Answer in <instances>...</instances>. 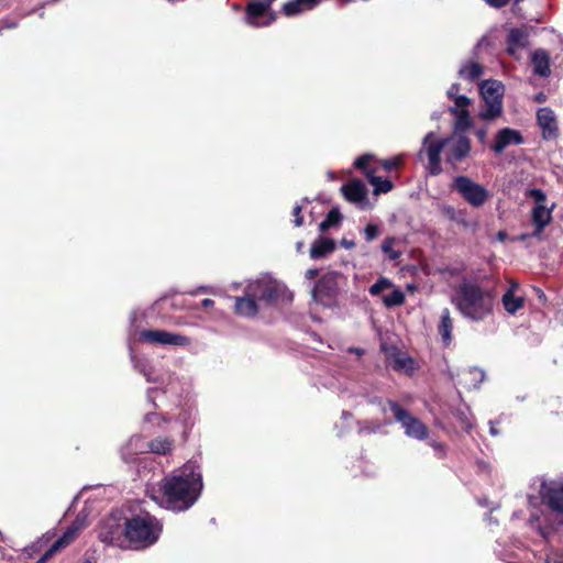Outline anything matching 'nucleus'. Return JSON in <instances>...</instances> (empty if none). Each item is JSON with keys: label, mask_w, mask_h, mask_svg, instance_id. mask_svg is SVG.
<instances>
[{"label": "nucleus", "mask_w": 563, "mask_h": 563, "mask_svg": "<svg viewBox=\"0 0 563 563\" xmlns=\"http://www.w3.org/2000/svg\"><path fill=\"white\" fill-rule=\"evenodd\" d=\"M200 468L191 463L166 475L150 490V497L161 507L173 511H186L199 499L202 490Z\"/></svg>", "instance_id": "nucleus-1"}, {"label": "nucleus", "mask_w": 563, "mask_h": 563, "mask_svg": "<svg viewBox=\"0 0 563 563\" xmlns=\"http://www.w3.org/2000/svg\"><path fill=\"white\" fill-rule=\"evenodd\" d=\"M538 482L539 497H527L530 510L528 525L548 539L551 531L563 528V477H541Z\"/></svg>", "instance_id": "nucleus-2"}, {"label": "nucleus", "mask_w": 563, "mask_h": 563, "mask_svg": "<svg viewBox=\"0 0 563 563\" xmlns=\"http://www.w3.org/2000/svg\"><path fill=\"white\" fill-rule=\"evenodd\" d=\"M470 153L471 141L465 134L452 133L449 136L442 137L434 132H429L422 140L419 156H427V169L431 175L435 176L442 172V161L452 167H456Z\"/></svg>", "instance_id": "nucleus-3"}, {"label": "nucleus", "mask_w": 563, "mask_h": 563, "mask_svg": "<svg viewBox=\"0 0 563 563\" xmlns=\"http://www.w3.org/2000/svg\"><path fill=\"white\" fill-rule=\"evenodd\" d=\"M452 303L465 319L482 322L494 313L496 294L475 282L464 280L452 297Z\"/></svg>", "instance_id": "nucleus-4"}, {"label": "nucleus", "mask_w": 563, "mask_h": 563, "mask_svg": "<svg viewBox=\"0 0 563 563\" xmlns=\"http://www.w3.org/2000/svg\"><path fill=\"white\" fill-rule=\"evenodd\" d=\"M161 533V522L148 514L124 519V536L139 548H147L154 544Z\"/></svg>", "instance_id": "nucleus-5"}, {"label": "nucleus", "mask_w": 563, "mask_h": 563, "mask_svg": "<svg viewBox=\"0 0 563 563\" xmlns=\"http://www.w3.org/2000/svg\"><path fill=\"white\" fill-rule=\"evenodd\" d=\"M479 92L484 101V108L478 112V118L484 121H493L503 114L505 86L495 79L484 80L479 86Z\"/></svg>", "instance_id": "nucleus-6"}, {"label": "nucleus", "mask_w": 563, "mask_h": 563, "mask_svg": "<svg viewBox=\"0 0 563 563\" xmlns=\"http://www.w3.org/2000/svg\"><path fill=\"white\" fill-rule=\"evenodd\" d=\"M451 189L473 208H482L490 198V192L484 185L464 175L452 179Z\"/></svg>", "instance_id": "nucleus-7"}, {"label": "nucleus", "mask_w": 563, "mask_h": 563, "mask_svg": "<svg viewBox=\"0 0 563 563\" xmlns=\"http://www.w3.org/2000/svg\"><path fill=\"white\" fill-rule=\"evenodd\" d=\"M247 296L254 297L262 306H267L278 299L284 294L286 287L283 283L265 275L256 279L249 280L244 288Z\"/></svg>", "instance_id": "nucleus-8"}, {"label": "nucleus", "mask_w": 563, "mask_h": 563, "mask_svg": "<svg viewBox=\"0 0 563 563\" xmlns=\"http://www.w3.org/2000/svg\"><path fill=\"white\" fill-rule=\"evenodd\" d=\"M526 196L533 199L531 222L534 227V231L530 236H539L544 228L552 221V212L555 208V203L549 206L547 195L541 189H529Z\"/></svg>", "instance_id": "nucleus-9"}, {"label": "nucleus", "mask_w": 563, "mask_h": 563, "mask_svg": "<svg viewBox=\"0 0 563 563\" xmlns=\"http://www.w3.org/2000/svg\"><path fill=\"white\" fill-rule=\"evenodd\" d=\"M394 413L395 420L401 424L408 438L423 441L429 437V428L420 419L412 416L396 401L389 400L386 404Z\"/></svg>", "instance_id": "nucleus-10"}, {"label": "nucleus", "mask_w": 563, "mask_h": 563, "mask_svg": "<svg viewBox=\"0 0 563 563\" xmlns=\"http://www.w3.org/2000/svg\"><path fill=\"white\" fill-rule=\"evenodd\" d=\"M340 278L341 275L335 272L324 274L312 289L314 301L327 308L336 306L340 296Z\"/></svg>", "instance_id": "nucleus-11"}, {"label": "nucleus", "mask_w": 563, "mask_h": 563, "mask_svg": "<svg viewBox=\"0 0 563 563\" xmlns=\"http://www.w3.org/2000/svg\"><path fill=\"white\" fill-rule=\"evenodd\" d=\"M87 526V515L80 512L71 526L57 539L36 563H46L56 552L71 543Z\"/></svg>", "instance_id": "nucleus-12"}, {"label": "nucleus", "mask_w": 563, "mask_h": 563, "mask_svg": "<svg viewBox=\"0 0 563 563\" xmlns=\"http://www.w3.org/2000/svg\"><path fill=\"white\" fill-rule=\"evenodd\" d=\"M140 339L144 342L159 345L188 346L191 339L180 334L165 330H144L140 333Z\"/></svg>", "instance_id": "nucleus-13"}, {"label": "nucleus", "mask_w": 563, "mask_h": 563, "mask_svg": "<svg viewBox=\"0 0 563 563\" xmlns=\"http://www.w3.org/2000/svg\"><path fill=\"white\" fill-rule=\"evenodd\" d=\"M124 536V521L120 516H110L99 527L98 538L109 544L118 543Z\"/></svg>", "instance_id": "nucleus-14"}, {"label": "nucleus", "mask_w": 563, "mask_h": 563, "mask_svg": "<svg viewBox=\"0 0 563 563\" xmlns=\"http://www.w3.org/2000/svg\"><path fill=\"white\" fill-rule=\"evenodd\" d=\"M532 27L522 25L512 27L507 36V53L515 58H520V53L528 47Z\"/></svg>", "instance_id": "nucleus-15"}, {"label": "nucleus", "mask_w": 563, "mask_h": 563, "mask_svg": "<svg viewBox=\"0 0 563 563\" xmlns=\"http://www.w3.org/2000/svg\"><path fill=\"white\" fill-rule=\"evenodd\" d=\"M470 104V98L466 96H460L456 97L455 104L450 107V112L455 117L453 133L465 134V132L472 126V120L467 109Z\"/></svg>", "instance_id": "nucleus-16"}, {"label": "nucleus", "mask_w": 563, "mask_h": 563, "mask_svg": "<svg viewBox=\"0 0 563 563\" xmlns=\"http://www.w3.org/2000/svg\"><path fill=\"white\" fill-rule=\"evenodd\" d=\"M523 143L521 133L510 128H504L499 130L493 144V151L497 154H501L506 147L510 145H520Z\"/></svg>", "instance_id": "nucleus-17"}, {"label": "nucleus", "mask_w": 563, "mask_h": 563, "mask_svg": "<svg viewBox=\"0 0 563 563\" xmlns=\"http://www.w3.org/2000/svg\"><path fill=\"white\" fill-rule=\"evenodd\" d=\"M263 306L254 299V297L247 296V291L244 290V295L234 298V311L236 314L244 318H254Z\"/></svg>", "instance_id": "nucleus-18"}, {"label": "nucleus", "mask_w": 563, "mask_h": 563, "mask_svg": "<svg viewBox=\"0 0 563 563\" xmlns=\"http://www.w3.org/2000/svg\"><path fill=\"white\" fill-rule=\"evenodd\" d=\"M121 457L126 463L135 461L136 455L147 452V442L140 435H133L121 448Z\"/></svg>", "instance_id": "nucleus-19"}, {"label": "nucleus", "mask_w": 563, "mask_h": 563, "mask_svg": "<svg viewBox=\"0 0 563 563\" xmlns=\"http://www.w3.org/2000/svg\"><path fill=\"white\" fill-rule=\"evenodd\" d=\"M537 119L544 139L556 136L558 123L554 112L550 108H541L537 112Z\"/></svg>", "instance_id": "nucleus-20"}, {"label": "nucleus", "mask_w": 563, "mask_h": 563, "mask_svg": "<svg viewBox=\"0 0 563 563\" xmlns=\"http://www.w3.org/2000/svg\"><path fill=\"white\" fill-rule=\"evenodd\" d=\"M321 0H291L283 5V12L287 16H295L313 10Z\"/></svg>", "instance_id": "nucleus-21"}, {"label": "nucleus", "mask_w": 563, "mask_h": 563, "mask_svg": "<svg viewBox=\"0 0 563 563\" xmlns=\"http://www.w3.org/2000/svg\"><path fill=\"white\" fill-rule=\"evenodd\" d=\"M516 288L517 285H511V287L501 297L503 307L509 314H515L523 307L525 303L523 297L515 295Z\"/></svg>", "instance_id": "nucleus-22"}, {"label": "nucleus", "mask_w": 563, "mask_h": 563, "mask_svg": "<svg viewBox=\"0 0 563 563\" xmlns=\"http://www.w3.org/2000/svg\"><path fill=\"white\" fill-rule=\"evenodd\" d=\"M531 63L534 74L542 77L550 75V56L544 49L534 51L531 56Z\"/></svg>", "instance_id": "nucleus-23"}, {"label": "nucleus", "mask_w": 563, "mask_h": 563, "mask_svg": "<svg viewBox=\"0 0 563 563\" xmlns=\"http://www.w3.org/2000/svg\"><path fill=\"white\" fill-rule=\"evenodd\" d=\"M438 331L443 344L449 345L452 342L453 319L448 308L441 311Z\"/></svg>", "instance_id": "nucleus-24"}, {"label": "nucleus", "mask_w": 563, "mask_h": 563, "mask_svg": "<svg viewBox=\"0 0 563 563\" xmlns=\"http://www.w3.org/2000/svg\"><path fill=\"white\" fill-rule=\"evenodd\" d=\"M342 192L351 202H361L366 198V189L361 180H353L342 187Z\"/></svg>", "instance_id": "nucleus-25"}, {"label": "nucleus", "mask_w": 563, "mask_h": 563, "mask_svg": "<svg viewBox=\"0 0 563 563\" xmlns=\"http://www.w3.org/2000/svg\"><path fill=\"white\" fill-rule=\"evenodd\" d=\"M484 378L485 373L481 368L471 367L462 372L460 384L464 385L468 389H475L479 387Z\"/></svg>", "instance_id": "nucleus-26"}, {"label": "nucleus", "mask_w": 563, "mask_h": 563, "mask_svg": "<svg viewBox=\"0 0 563 563\" xmlns=\"http://www.w3.org/2000/svg\"><path fill=\"white\" fill-rule=\"evenodd\" d=\"M174 449V440L168 437H158L147 442V452L167 455Z\"/></svg>", "instance_id": "nucleus-27"}, {"label": "nucleus", "mask_w": 563, "mask_h": 563, "mask_svg": "<svg viewBox=\"0 0 563 563\" xmlns=\"http://www.w3.org/2000/svg\"><path fill=\"white\" fill-rule=\"evenodd\" d=\"M335 244L333 240L328 238H320L317 240L310 249V257L312 260H319L324 257L327 254L334 251Z\"/></svg>", "instance_id": "nucleus-28"}, {"label": "nucleus", "mask_w": 563, "mask_h": 563, "mask_svg": "<svg viewBox=\"0 0 563 563\" xmlns=\"http://www.w3.org/2000/svg\"><path fill=\"white\" fill-rule=\"evenodd\" d=\"M483 66L473 60L464 63L459 69V76L470 81L478 79L483 75Z\"/></svg>", "instance_id": "nucleus-29"}, {"label": "nucleus", "mask_w": 563, "mask_h": 563, "mask_svg": "<svg viewBox=\"0 0 563 563\" xmlns=\"http://www.w3.org/2000/svg\"><path fill=\"white\" fill-rule=\"evenodd\" d=\"M131 361L133 363L134 368L141 374H143L148 383H159V380L153 376V372L146 360L137 358L136 356L131 355Z\"/></svg>", "instance_id": "nucleus-30"}, {"label": "nucleus", "mask_w": 563, "mask_h": 563, "mask_svg": "<svg viewBox=\"0 0 563 563\" xmlns=\"http://www.w3.org/2000/svg\"><path fill=\"white\" fill-rule=\"evenodd\" d=\"M365 174L368 177L369 183L374 186L376 194L388 192L391 190L393 183L390 180L375 176L372 170H366Z\"/></svg>", "instance_id": "nucleus-31"}, {"label": "nucleus", "mask_w": 563, "mask_h": 563, "mask_svg": "<svg viewBox=\"0 0 563 563\" xmlns=\"http://www.w3.org/2000/svg\"><path fill=\"white\" fill-rule=\"evenodd\" d=\"M390 424V421H374V420H365L358 423V432L371 434L379 432L384 427Z\"/></svg>", "instance_id": "nucleus-32"}, {"label": "nucleus", "mask_w": 563, "mask_h": 563, "mask_svg": "<svg viewBox=\"0 0 563 563\" xmlns=\"http://www.w3.org/2000/svg\"><path fill=\"white\" fill-rule=\"evenodd\" d=\"M405 294L400 289H394L391 294L383 297V302L387 308L398 307L405 302Z\"/></svg>", "instance_id": "nucleus-33"}, {"label": "nucleus", "mask_w": 563, "mask_h": 563, "mask_svg": "<svg viewBox=\"0 0 563 563\" xmlns=\"http://www.w3.org/2000/svg\"><path fill=\"white\" fill-rule=\"evenodd\" d=\"M397 242V239L394 238V236H388L386 238L384 241H383V244H382V251L387 254L388 258L390 261H397L400 258L401 256V252L400 251H396L394 250V245L396 244Z\"/></svg>", "instance_id": "nucleus-34"}, {"label": "nucleus", "mask_w": 563, "mask_h": 563, "mask_svg": "<svg viewBox=\"0 0 563 563\" xmlns=\"http://www.w3.org/2000/svg\"><path fill=\"white\" fill-rule=\"evenodd\" d=\"M393 287V283L387 277H380L375 284H373L368 291L372 296H378L384 290L390 289Z\"/></svg>", "instance_id": "nucleus-35"}, {"label": "nucleus", "mask_w": 563, "mask_h": 563, "mask_svg": "<svg viewBox=\"0 0 563 563\" xmlns=\"http://www.w3.org/2000/svg\"><path fill=\"white\" fill-rule=\"evenodd\" d=\"M394 368L398 371H410L413 368V361L406 355L399 354L394 358Z\"/></svg>", "instance_id": "nucleus-36"}, {"label": "nucleus", "mask_w": 563, "mask_h": 563, "mask_svg": "<svg viewBox=\"0 0 563 563\" xmlns=\"http://www.w3.org/2000/svg\"><path fill=\"white\" fill-rule=\"evenodd\" d=\"M341 219L340 213L336 210H331L327 218L320 223V230L325 231L329 228L335 225Z\"/></svg>", "instance_id": "nucleus-37"}, {"label": "nucleus", "mask_w": 563, "mask_h": 563, "mask_svg": "<svg viewBox=\"0 0 563 563\" xmlns=\"http://www.w3.org/2000/svg\"><path fill=\"white\" fill-rule=\"evenodd\" d=\"M379 233L380 232L378 225L374 223H368L364 229V235L367 242H371L374 239H376L379 235Z\"/></svg>", "instance_id": "nucleus-38"}, {"label": "nucleus", "mask_w": 563, "mask_h": 563, "mask_svg": "<svg viewBox=\"0 0 563 563\" xmlns=\"http://www.w3.org/2000/svg\"><path fill=\"white\" fill-rule=\"evenodd\" d=\"M544 563H563V554L560 551L551 550L545 559Z\"/></svg>", "instance_id": "nucleus-39"}, {"label": "nucleus", "mask_w": 563, "mask_h": 563, "mask_svg": "<svg viewBox=\"0 0 563 563\" xmlns=\"http://www.w3.org/2000/svg\"><path fill=\"white\" fill-rule=\"evenodd\" d=\"M401 164V157L397 156L394 158L385 159L382 162V166L385 170L389 172L393 168L398 167Z\"/></svg>", "instance_id": "nucleus-40"}, {"label": "nucleus", "mask_w": 563, "mask_h": 563, "mask_svg": "<svg viewBox=\"0 0 563 563\" xmlns=\"http://www.w3.org/2000/svg\"><path fill=\"white\" fill-rule=\"evenodd\" d=\"M372 159L373 156L371 154L362 155L358 158H356V161L354 162V166L360 169H364Z\"/></svg>", "instance_id": "nucleus-41"}, {"label": "nucleus", "mask_w": 563, "mask_h": 563, "mask_svg": "<svg viewBox=\"0 0 563 563\" xmlns=\"http://www.w3.org/2000/svg\"><path fill=\"white\" fill-rule=\"evenodd\" d=\"M459 90H460V85L459 84H453L449 89H448V97L450 99H453L454 100V103L456 102V97H460L461 95H459Z\"/></svg>", "instance_id": "nucleus-42"}, {"label": "nucleus", "mask_w": 563, "mask_h": 563, "mask_svg": "<svg viewBox=\"0 0 563 563\" xmlns=\"http://www.w3.org/2000/svg\"><path fill=\"white\" fill-rule=\"evenodd\" d=\"M300 212H301V206H296L294 208V211H292L294 217H295V221L294 222H295L296 227H300L302 224V222H303V219L300 216Z\"/></svg>", "instance_id": "nucleus-43"}, {"label": "nucleus", "mask_w": 563, "mask_h": 563, "mask_svg": "<svg viewBox=\"0 0 563 563\" xmlns=\"http://www.w3.org/2000/svg\"><path fill=\"white\" fill-rule=\"evenodd\" d=\"M146 423L159 424V417L157 413L148 412L144 417Z\"/></svg>", "instance_id": "nucleus-44"}, {"label": "nucleus", "mask_w": 563, "mask_h": 563, "mask_svg": "<svg viewBox=\"0 0 563 563\" xmlns=\"http://www.w3.org/2000/svg\"><path fill=\"white\" fill-rule=\"evenodd\" d=\"M475 135L481 143H485L487 140V130L485 128L477 129Z\"/></svg>", "instance_id": "nucleus-45"}, {"label": "nucleus", "mask_w": 563, "mask_h": 563, "mask_svg": "<svg viewBox=\"0 0 563 563\" xmlns=\"http://www.w3.org/2000/svg\"><path fill=\"white\" fill-rule=\"evenodd\" d=\"M490 7L501 8L508 3L509 0H485Z\"/></svg>", "instance_id": "nucleus-46"}, {"label": "nucleus", "mask_w": 563, "mask_h": 563, "mask_svg": "<svg viewBox=\"0 0 563 563\" xmlns=\"http://www.w3.org/2000/svg\"><path fill=\"white\" fill-rule=\"evenodd\" d=\"M177 380V378L169 379V383L164 387V393H175L174 383Z\"/></svg>", "instance_id": "nucleus-47"}, {"label": "nucleus", "mask_w": 563, "mask_h": 563, "mask_svg": "<svg viewBox=\"0 0 563 563\" xmlns=\"http://www.w3.org/2000/svg\"><path fill=\"white\" fill-rule=\"evenodd\" d=\"M319 272L316 268H310L306 272L305 276L307 279H314L318 276Z\"/></svg>", "instance_id": "nucleus-48"}, {"label": "nucleus", "mask_w": 563, "mask_h": 563, "mask_svg": "<svg viewBox=\"0 0 563 563\" xmlns=\"http://www.w3.org/2000/svg\"><path fill=\"white\" fill-rule=\"evenodd\" d=\"M430 445L437 451V452H440V453H443L444 451V446L443 444L439 443V442H431Z\"/></svg>", "instance_id": "nucleus-49"}, {"label": "nucleus", "mask_w": 563, "mask_h": 563, "mask_svg": "<svg viewBox=\"0 0 563 563\" xmlns=\"http://www.w3.org/2000/svg\"><path fill=\"white\" fill-rule=\"evenodd\" d=\"M214 305V301L211 300V299H203L201 301V306L205 307V308H209V307H212Z\"/></svg>", "instance_id": "nucleus-50"}, {"label": "nucleus", "mask_w": 563, "mask_h": 563, "mask_svg": "<svg viewBox=\"0 0 563 563\" xmlns=\"http://www.w3.org/2000/svg\"><path fill=\"white\" fill-rule=\"evenodd\" d=\"M347 351H349L350 353H354V354H356L357 356H362V355H363V353H364V352H363V350H361V349H358V347H350Z\"/></svg>", "instance_id": "nucleus-51"}, {"label": "nucleus", "mask_w": 563, "mask_h": 563, "mask_svg": "<svg viewBox=\"0 0 563 563\" xmlns=\"http://www.w3.org/2000/svg\"><path fill=\"white\" fill-rule=\"evenodd\" d=\"M154 393H156V389H148V391H147V398H148V400H150V401H152L153 404H154V401H153V394H154Z\"/></svg>", "instance_id": "nucleus-52"}, {"label": "nucleus", "mask_w": 563, "mask_h": 563, "mask_svg": "<svg viewBox=\"0 0 563 563\" xmlns=\"http://www.w3.org/2000/svg\"><path fill=\"white\" fill-rule=\"evenodd\" d=\"M342 244L346 247V249H351L354 246V243L353 242H347V241H342Z\"/></svg>", "instance_id": "nucleus-53"}, {"label": "nucleus", "mask_w": 563, "mask_h": 563, "mask_svg": "<svg viewBox=\"0 0 563 563\" xmlns=\"http://www.w3.org/2000/svg\"><path fill=\"white\" fill-rule=\"evenodd\" d=\"M463 422H464V427L466 429H471L472 428V423L466 418L463 420Z\"/></svg>", "instance_id": "nucleus-54"}, {"label": "nucleus", "mask_w": 563, "mask_h": 563, "mask_svg": "<svg viewBox=\"0 0 563 563\" xmlns=\"http://www.w3.org/2000/svg\"><path fill=\"white\" fill-rule=\"evenodd\" d=\"M342 417H343L344 419H347V418H350V417H351V413H350V412H347V411H344V412L342 413Z\"/></svg>", "instance_id": "nucleus-55"}, {"label": "nucleus", "mask_w": 563, "mask_h": 563, "mask_svg": "<svg viewBox=\"0 0 563 563\" xmlns=\"http://www.w3.org/2000/svg\"><path fill=\"white\" fill-rule=\"evenodd\" d=\"M528 238L527 234H521L517 240L525 241Z\"/></svg>", "instance_id": "nucleus-56"}, {"label": "nucleus", "mask_w": 563, "mask_h": 563, "mask_svg": "<svg viewBox=\"0 0 563 563\" xmlns=\"http://www.w3.org/2000/svg\"><path fill=\"white\" fill-rule=\"evenodd\" d=\"M490 433L493 435H496L498 432H497V430L494 427H490Z\"/></svg>", "instance_id": "nucleus-57"}, {"label": "nucleus", "mask_w": 563, "mask_h": 563, "mask_svg": "<svg viewBox=\"0 0 563 563\" xmlns=\"http://www.w3.org/2000/svg\"><path fill=\"white\" fill-rule=\"evenodd\" d=\"M82 563H96V562L93 560H91V559H87Z\"/></svg>", "instance_id": "nucleus-58"}, {"label": "nucleus", "mask_w": 563, "mask_h": 563, "mask_svg": "<svg viewBox=\"0 0 563 563\" xmlns=\"http://www.w3.org/2000/svg\"><path fill=\"white\" fill-rule=\"evenodd\" d=\"M498 238H499L500 240H503V239L505 238V233L499 232V233H498Z\"/></svg>", "instance_id": "nucleus-59"}, {"label": "nucleus", "mask_w": 563, "mask_h": 563, "mask_svg": "<svg viewBox=\"0 0 563 563\" xmlns=\"http://www.w3.org/2000/svg\"><path fill=\"white\" fill-rule=\"evenodd\" d=\"M537 100H538V101H543V95H539V96L537 97Z\"/></svg>", "instance_id": "nucleus-60"}, {"label": "nucleus", "mask_w": 563, "mask_h": 563, "mask_svg": "<svg viewBox=\"0 0 563 563\" xmlns=\"http://www.w3.org/2000/svg\"><path fill=\"white\" fill-rule=\"evenodd\" d=\"M448 211L453 213L454 212V208L453 207H448Z\"/></svg>", "instance_id": "nucleus-61"}, {"label": "nucleus", "mask_w": 563, "mask_h": 563, "mask_svg": "<svg viewBox=\"0 0 563 563\" xmlns=\"http://www.w3.org/2000/svg\"><path fill=\"white\" fill-rule=\"evenodd\" d=\"M199 290H201V291H208L209 289H208L207 287H201V288H199Z\"/></svg>", "instance_id": "nucleus-62"}, {"label": "nucleus", "mask_w": 563, "mask_h": 563, "mask_svg": "<svg viewBox=\"0 0 563 563\" xmlns=\"http://www.w3.org/2000/svg\"><path fill=\"white\" fill-rule=\"evenodd\" d=\"M301 246H302V243H301V242H299V243L297 244V249H298V250H300V249H301Z\"/></svg>", "instance_id": "nucleus-63"}, {"label": "nucleus", "mask_w": 563, "mask_h": 563, "mask_svg": "<svg viewBox=\"0 0 563 563\" xmlns=\"http://www.w3.org/2000/svg\"><path fill=\"white\" fill-rule=\"evenodd\" d=\"M560 320L563 321V311L560 312Z\"/></svg>", "instance_id": "nucleus-64"}]
</instances>
